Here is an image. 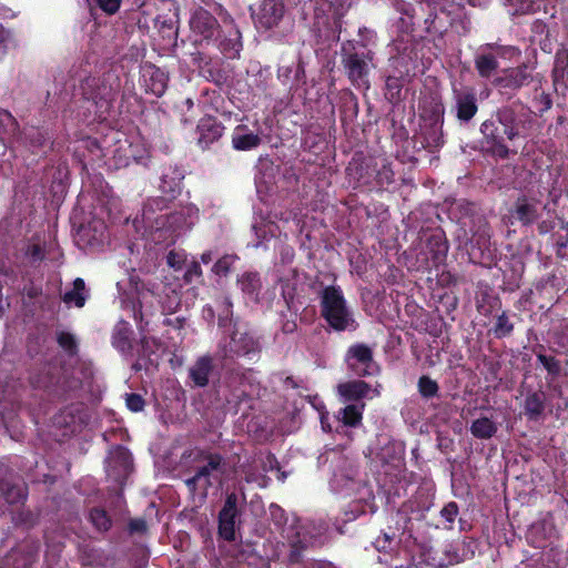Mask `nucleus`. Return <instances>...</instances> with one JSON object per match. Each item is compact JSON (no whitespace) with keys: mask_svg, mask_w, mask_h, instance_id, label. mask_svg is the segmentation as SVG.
I'll return each mask as SVG.
<instances>
[{"mask_svg":"<svg viewBox=\"0 0 568 568\" xmlns=\"http://www.w3.org/2000/svg\"><path fill=\"white\" fill-rule=\"evenodd\" d=\"M165 207V200L160 197L150 200L143 207L141 221L136 217L133 221V226L140 231V224H142L145 231H164L179 235L190 230L199 219V210L192 204L171 213L155 214L156 211L162 212Z\"/></svg>","mask_w":568,"mask_h":568,"instance_id":"f257e3e1","label":"nucleus"},{"mask_svg":"<svg viewBox=\"0 0 568 568\" xmlns=\"http://www.w3.org/2000/svg\"><path fill=\"white\" fill-rule=\"evenodd\" d=\"M322 313L327 323L336 331L354 327L353 314L338 287L328 286L323 291Z\"/></svg>","mask_w":568,"mask_h":568,"instance_id":"f03ea898","label":"nucleus"},{"mask_svg":"<svg viewBox=\"0 0 568 568\" xmlns=\"http://www.w3.org/2000/svg\"><path fill=\"white\" fill-rule=\"evenodd\" d=\"M190 29L195 44H215L219 24L209 11L202 8L194 10L190 19Z\"/></svg>","mask_w":568,"mask_h":568,"instance_id":"7ed1b4c3","label":"nucleus"},{"mask_svg":"<svg viewBox=\"0 0 568 568\" xmlns=\"http://www.w3.org/2000/svg\"><path fill=\"white\" fill-rule=\"evenodd\" d=\"M355 475L356 469L354 465L343 457H337L329 481L332 490L343 496H351L356 493L358 483L355 480Z\"/></svg>","mask_w":568,"mask_h":568,"instance_id":"20e7f679","label":"nucleus"},{"mask_svg":"<svg viewBox=\"0 0 568 568\" xmlns=\"http://www.w3.org/2000/svg\"><path fill=\"white\" fill-rule=\"evenodd\" d=\"M221 457L209 456L206 465L202 466L197 473L186 479V485L191 490L199 489L202 495L205 494L210 486L221 480Z\"/></svg>","mask_w":568,"mask_h":568,"instance_id":"39448f33","label":"nucleus"},{"mask_svg":"<svg viewBox=\"0 0 568 568\" xmlns=\"http://www.w3.org/2000/svg\"><path fill=\"white\" fill-rule=\"evenodd\" d=\"M372 61L371 52L367 53H345L343 58V64L347 71V74L353 83L358 87L367 88V74L369 70V63Z\"/></svg>","mask_w":568,"mask_h":568,"instance_id":"423d86ee","label":"nucleus"},{"mask_svg":"<svg viewBox=\"0 0 568 568\" xmlns=\"http://www.w3.org/2000/svg\"><path fill=\"white\" fill-rule=\"evenodd\" d=\"M283 14L284 6L280 0H263L254 16V21L257 28L268 30L277 26Z\"/></svg>","mask_w":568,"mask_h":568,"instance_id":"0eeeda50","label":"nucleus"},{"mask_svg":"<svg viewBox=\"0 0 568 568\" xmlns=\"http://www.w3.org/2000/svg\"><path fill=\"white\" fill-rule=\"evenodd\" d=\"M217 568H270V564L263 557L248 551L247 548L224 557Z\"/></svg>","mask_w":568,"mask_h":568,"instance_id":"6e6552de","label":"nucleus"},{"mask_svg":"<svg viewBox=\"0 0 568 568\" xmlns=\"http://www.w3.org/2000/svg\"><path fill=\"white\" fill-rule=\"evenodd\" d=\"M347 362L349 366L361 375L373 374L376 368L373 362L372 351L364 344H356L349 347Z\"/></svg>","mask_w":568,"mask_h":568,"instance_id":"1a4fd4ad","label":"nucleus"},{"mask_svg":"<svg viewBox=\"0 0 568 568\" xmlns=\"http://www.w3.org/2000/svg\"><path fill=\"white\" fill-rule=\"evenodd\" d=\"M166 282L158 286L154 293L158 297V302L161 304L163 312L175 313L181 304L180 297V283L170 282L169 277H165Z\"/></svg>","mask_w":568,"mask_h":568,"instance_id":"9d476101","label":"nucleus"},{"mask_svg":"<svg viewBox=\"0 0 568 568\" xmlns=\"http://www.w3.org/2000/svg\"><path fill=\"white\" fill-rule=\"evenodd\" d=\"M255 341L253 337L240 326L235 325V331L231 336L229 346L222 345L223 356L229 355H245L255 349Z\"/></svg>","mask_w":568,"mask_h":568,"instance_id":"9b49d317","label":"nucleus"},{"mask_svg":"<svg viewBox=\"0 0 568 568\" xmlns=\"http://www.w3.org/2000/svg\"><path fill=\"white\" fill-rule=\"evenodd\" d=\"M237 498L235 494L227 496L224 507L220 513V535L226 539L232 540L235 537V517Z\"/></svg>","mask_w":568,"mask_h":568,"instance_id":"f8f14e48","label":"nucleus"},{"mask_svg":"<svg viewBox=\"0 0 568 568\" xmlns=\"http://www.w3.org/2000/svg\"><path fill=\"white\" fill-rule=\"evenodd\" d=\"M338 395L344 403L357 402L362 398H373L378 395L376 389H372L363 381H352L337 386Z\"/></svg>","mask_w":568,"mask_h":568,"instance_id":"ddd939ff","label":"nucleus"},{"mask_svg":"<svg viewBox=\"0 0 568 568\" xmlns=\"http://www.w3.org/2000/svg\"><path fill=\"white\" fill-rule=\"evenodd\" d=\"M223 130L224 128L214 118H202L197 124L199 144L206 148L221 138Z\"/></svg>","mask_w":568,"mask_h":568,"instance_id":"4468645a","label":"nucleus"},{"mask_svg":"<svg viewBox=\"0 0 568 568\" xmlns=\"http://www.w3.org/2000/svg\"><path fill=\"white\" fill-rule=\"evenodd\" d=\"M529 80L530 73L527 70V65H523L516 69L506 70L503 77L496 79V83L500 88L518 89L524 84H527Z\"/></svg>","mask_w":568,"mask_h":568,"instance_id":"2eb2a0df","label":"nucleus"},{"mask_svg":"<svg viewBox=\"0 0 568 568\" xmlns=\"http://www.w3.org/2000/svg\"><path fill=\"white\" fill-rule=\"evenodd\" d=\"M260 143V135L250 131L245 125H237L232 133V144L236 150H252L257 148Z\"/></svg>","mask_w":568,"mask_h":568,"instance_id":"dca6fc26","label":"nucleus"},{"mask_svg":"<svg viewBox=\"0 0 568 568\" xmlns=\"http://www.w3.org/2000/svg\"><path fill=\"white\" fill-rule=\"evenodd\" d=\"M480 131L486 138L489 144L488 149L493 154L499 158H506L508 155L507 146L501 143L499 136L495 133L496 129L494 122L485 121L480 126Z\"/></svg>","mask_w":568,"mask_h":568,"instance_id":"f3484780","label":"nucleus"},{"mask_svg":"<svg viewBox=\"0 0 568 568\" xmlns=\"http://www.w3.org/2000/svg\"><path fill=\"white\" fill-rule=\"evenodd\" d=\"M456 108L457 116L459 120H470L477 112L475 95L469 92H457Z\"/></svg>","mask_w":568,"mask_h":568,"instance_id":"a211bd4d","label":"nucleus"},{"mask_svg":"<svg viewBox=\"0 0 568 568\" xmlns=\"http://www.w3.org/2000/svg\"><path fill=\"white\" fill-rule=\"evenodd\" d=\"M145 87L153 94L160 97L166 89L168 78L165 73L156 68H150L144 73Z\"/></svg>","mask_w":568,"mask_h":568,"instance_id":"6ab92c4d","label":"nucleus"},{"mask_svg":"<svg viewBox=\"0 0 568 568\" xmlns=\"http://www.w3.org/2000/svg\"><path fill=\"white\" fill-rule=\"evenodd\" d=\"M243 294L252 301H257L261 290V280L257 273L246 272L237 280Z\"/></svg>","mask_w":568,"mask_h":568,"instance_id":"aec40b11","label":"nucleus"},{"mask_svg":"<svg viewBox=\"0 0 568 568\" xmlns=\"http://www.w3.org/2000/svg\"><path fill=\"white\" fill-rule=\"evenodd\" d=\"M364 407L363 403L349 404L338 412L337 419L345 426L355 427L362 422Z\"/></svg>","mask_w":568,"mask_h":568,"instance_id":"412c9836","label":"nucleus"},{"mask_svg":"<svg viewBox=\"0 0 568 568\" xmlns=\"http://www.w3.org/2000/svg\"><path fill=\"white\" fill-rule=\"evenodd\" d=\"M212 369L211 358H200L190 369V377L197 386H205L209 382V374Z\"/></svg>","mask_w":568,"mask_h":568,"instance_id":"4be33fe9","label":"nucleus"},{"mask_svg":"<svg viewBox=\"0 0 568 568\" xmlns=\"http://www.w3.org/2000/svg\"><path fill=\"white\" fill-rule=\"evenodd\" d=\"M470 432L476 438L488 439L496 434L497 425L488 417H480L473 422Z\"/></svg>","mask_w":568,"mask_h":568,"instance_id":"5701e85b","label":"nucleus"},{"mask_svg":"<svg viewBox=\"0 0 568 568\" xmlns=\"http://www.w3.org/2000/svg\"><path fill=\"white\" fill-rule=\"evenodd\" d=\"M214 47L219 48L227 58H236L241 50L240 32L233 29L230 32V38L219 41L216 38Z\"/></svg>","mask_w":568,"mask_h":568,"instance_id":"b1692460","label":"nucleus"},{"mask_svg":"<svg viewBox=\"0 0 568 568\" xmlns=\"http://www.w3.org/2000/svg\"><path fill=\"white\" fill-rule=\"evenodd\" d=\"M87 300L85 284L82 278H77L73 282L72 290L68 291L63 295L65 304L82 307Z\"/></svg>","mask_w":568,"mask_h":568,"instance_id":"393cba45","label":"nucleus"},{"mask_svg":"<svg viewBox=\"0 0 568 568\" xmlns=\"http://www.w3.org/2000/svg\"><path fill=\"white\" fill-rule=\"evenodd\" d=\"M130 325L126 322H119L114 327L112 343L120 352H126L130 348Z\"/></svg>","mask_w":568,"mask_h":568,"instance_id":"a878e982","label":"nucleus"},{"mask_svg":"<svg viewBox=\"0 0 568 568\" xmlns=\"http://www.w3.org/2000/svg\"><path fill=\"white\" fill-rule=\"evenodd\" d=\"M544 393H531L525 399V414L530 419H537L544 412Z\"/></svg>","mask_w":568,"mask_h":568,"instance_id":"bb28decb","label":"nucleus"},{"mask_svg":"<svg viewBox=\"0 0 568 568\" xmlns=\"http://www.w3.org/2000/svg\"><path fill=\"white\" fill-rule=\"evenodd\" d=\"M131 464V456L125 448L118 447L110 453L109 467L120 468V473H126Z\"/></svg>","mask_w":568,"mask_h":568,"instance_id":"cd10ccee","label":"nucleus"},{"mask_svg":"<svg viewBox=\"0 0 568 568\" xmlns=\"http://www.w3.org/2000/svg\"><path fill=\"white\" fill-rule=\"evenodd\" d=\"M475 65L480 77L489 78L498 68V61L493 54H480L476 58Z\"/></svg>","mask_w":568,"mask_h":568,"instance_id":"c85d7f7f","label":"nucleus"},{"mask_svg":"<svg viewBox=\"0 0 568 568\" xmlns=\"http://www.w3.org/2000/svg\"><path fill=\"white\" fill-rule=\"evenodd\" d=\"M17 129L14 118L8 111L0 109V140L4 141L13 136Z\"/></svg>","mask_w":568,"mask_h":568,"instance_id":"c756f323","label":"nucleus"},{"mask_svg":"<svg viewBox=\"0 0 568 568\" xmlns=\"http://www.w3.org/2000/svg\"><path fill=\"white\" fill-rule=\"evenodd\" d=\"M516 214L524 224H529L537 217V207L527 200H520L516 205Z\"/></svg>","mask_w":568,"mask_h":568,"instance_id":"7c9ffc66","label":"nucleus"},{"mask_svg":"<svg viewBox=\"0 0 568 568\" xmlns=\"http://www.w3.org/2000/svg\"><path fill=\"white\" fill-rule=\"evenodd\" d=\"M253 230H254L257 239L265 241V240H267L268 235L271 237L275 236L278 231V227L271 221H261V222L256 221L253 224Z\"/></svg>","mask_w":568,"mask_h":568,"instance_id":"2f4dec72","label":"nucleus"},{"mask_svg":"<svg viewBox=\"0 0 568 568\" xmlns=\"http://www.w3.org/2000/svg\"><path fill=\"white\" fill-rule=\"evenodd\" d=\"M90 518L92 524L99 529V530H106L110 527V519L106 515V513L102 509H93L90 514Z\"/></svg>","mask_w":568,"mask_h":568,"instance_id":"473e14b6","label":"nucleus"},{"mask_svg":"<svg viewBox=\"0 0 568 568\" xmlns=\"http://www.w3.org/2000/svg\"><path fill=\"white\" fill-rule=\"evenodd\" d=\"M186 261V255L183 251H170L166 255V263L170 268L174 271L182 270V266L184 265Z\"/></svg>","mask_w":568,"mask_h":568,"instance_id":"72a5a7b5","label":"nucleus"},{"mask_svg":"<svg viewBox=\"0 0 568 568\" xmlns=\"http://www.w3.org/2000/svg\"><path fill=\"white\" fill-rule=\"evenodd\" d=\"M236 257L234 255L222 256L213 266V272L217 275H226L234 264Z\"/></svg>","mask_w":568,"mask_h":568,"instance_id":"f704fd0d","label":"nucleus"},{"mask_svg":"<svg viewBox=\"0 0 568 568\" xmlns=\"http://www.w3.org/2000/svg\"><path fill=\"white\" fill-rule=\"evenodd\" d=\"M418 388L419 392L427 397L435 395L438 389L436 382H434L427 376H423L419 378Z\"/></svg>","mask_w":568,"mask_h":568,"instance_id":"c9c22d12","label":"nucleus"},{"mask_svg":"<svg viewBox=\"0 0 568 568\" xmlns=\"http://www.w3.org/2000/svg\"><path fill=\"white\" fill-rule=\"evenodd\" d=\"M89 2L91 0H88ZM103 12L108 14L115 13L120 6L122 0H92Z\"/></svg>","mask_w":568,"mask_h":568,"instance_id":"e433bc0d","label":"nucleus"},{"mask_svg":"<svg viewBox=\"0 0 568 568\" xmlns=\"http://www.w3.org/2000/svg\"><path fill=\"white\" fill-rule=\"evenodd\" d=\"M513 331V324L509 322V318L501 314L497 317L495 332L498 336H505Z\"/></svg>","mask_w":568,"mask_h":568,"instance_id":"4c0bfd02","label":"nucleus"},{"mask_svg":"<svg viewBox=\"0 0 568 568\" xmlns=\"http://www.w3.org/2000/svg\"><path fill=\"white\" fill-rule=\"evenodd\" d=\"M125 404H126V407L132 412H140L144 407V400L138 394H126L125 395Z\"/></svg>","mask_w":568,"mask_h":568,"instance_id":"58836bf2","label":"nucleus"},{"mask_svg":"<svg viewBox=\"0 0 568 568\" xmlns=\"http://www.w3.org/2000/svg\"><path fill=\"white\" fill-rule=\"evenodd\" d=\"M12 41V33L0 24V58L6 54Z\"/></svg>","mask_w":568,"mask_h":568,"instance_id":"ea45409f","label":"nucleus"},{"mask_svg":"<svg viewBox=\"0 0 568 568\" xmlns=\"http://www.w3.org/2000/svg\"><path fill=\"white\" fill-rule=\"evenodd\" d=\"M58 342H59L60 346L68 352H72L73 348L75 347L74 336L67 332L59 333Z\"/></svg>","mask_w":568,"mask_h":568,"instance_id":"a19ab883","label":"nucleus"},{"mask_svg":"<svg viewBox=\"0 0 568 568\" xmlns=\"http://www.w3.org/2000/svg\"><path fill=\"white\" fill-rule=\"evenodd\" d=\"M538 361L550 374H557L559 372V364L555 358L539 354Z\"/></svg>","mask_w":568,"mask_h":568,"instance_id":"79ce46f5","label":"nucleus"},{"mask_svg":"<svg viewBox=\"0 0 568 568\" xmlns=\"http://www.w3.org/2000/svg\"><path fill=\"white\" fill-rule=\"evenodd\" d=\"M498 119L504 129L517 124L513 111L508 109L501 110L498 113Z\"/></svg>","mask_w":568,"mask_h":568,"instance_id":"37998d69","label":"nucleus"},{"mask_svg":"<svg viewBox=\"0 0 568 568\" xmlns=\"http://www.w3.org/2000/svg\"><path fill=\"white\" fill-rule=\"evenodd\" d=\"M202 274L201 266L197 262H192L187 265L186 272L184 273L185 282H191L195 277H200Z\"/></svg>","mask_w":568,"mask_h":568,"instance_id":"c03bdc74","label":"nucleus"},{"mask_svg":"<svg viewBox=\"0 0 568 568\" xmlns=\"http://www.w3.org/2000/svg\"><path fill=\"white\" fill-rule=\"evenodd\" d=\"M440 514L448 523L452 524L457 517L458 508L456 504L450 503L442 509Z\"/></svg>","mask_w":568,"mask_h":568,"instance_id":"a18cd8bd","label":"nucleus"},{"mask_svg":"<svg viewBox=\"0 0 568 568\" xmlns=\"http://www.w3.org/2000/svg\"><path fill=\"white\" fill-rule=\"evenodd\" d=\"M26 255L32 262L40 261L43 258V250L39 244H31L29 245Z\"/></svg>","mask_w":568,"mask_h":568,"instance_id":"49530a36","label":"nucleus"},{"mask_svg":"<svg viewBox=\"0 0 568 568\" xmlns=\"http://www.w3.org/2000/svg\"><path fill=\"white\" fill-rule=\"evenodd\" d=\"M222 311L219 315V323L221 326L226 325V321L229 320V316L231 315V307L232 303L229 298H225L224 302L221 304Z\"/></svg>","mask_w":568,"mask_h":568,"instance_id":"de8ad7c7","label":"nucleus"},{"mask_svg":"<svg viewBox=\"0 0 568 568\" xmlns=\"http://www.w3.org/2000/svg\"><path fill=\"white\" fill-rule=\"evenodd\" d=\"M245 478L247 483H255L260 487H265L268 481L265 475H255L253 473H247Z\"/></svg>","mask_w":568,"mask_h":568,"instance_id":"09e8293b","label":"nucleus"},{"mask_svg":"<svg viewBox=\"0 0 568 568\" xmlns=\"http://www.w3.org/2000/svg\"><path fill=\"white\" fill-rule=\"evenodd\" d=\"M390 544V538L388 535L384 534V536L381 538H377L375 541V547L378 551H386L388 549V546Z\"/></svg>","mask_w":568,"mask_h":568,"instance_id":"8fccbe9b","label":"nucleus"},{"mask_svg":"<svg viewBox=\"0 0 568 568\" xmlns=\"http://www.w3.org/2000/svg\"><path fill=\"white\" fill-rule=\"evenodd\" d=\"M447 561L446 562H443V564H439V566H443V565H454V564H458L462 560H464L463 556H460L457 551H450V550H447Z\"/></svg>","mask_w":568,"mask_h":568,"instance_id":"3c124183","label":"nucleus"},{"mask_svg":"<svg viewBox=\"0 0 568 568\" xmlns=\"http://www.w3.org/2000/svg\"><path fill=\"white\" fill-rule=\"evenodd\" d=\"M518 55H519V51L514 47L504 48L499 52V57H501V58H510L511 59V58L518 57Z\"/></svg>","mask_w":568,"mask_h":568,"instance_id":"603ef678","label":"nucleus"},{"mask_svg":"<svg viewBox=\"0 0 568 568\" xmlns=\"http://www.w3.org/2000/svg\"><path fill=\"white\" fill-rule=\"evenodd\" d=\"M436 245H437V251H436V254H437V258H439L440 256H444L446 253H447V244L446 242L442 241V239L439 236H436Z\"/></svg>","mask_w":568,"mask_h":568,"instance_id":"864d4df0","label":"nucleus"},{"mask_svg":"<svg viewBox=\"0 0 568 568\" xmlns=\"http://www.w3.org/2000/svg\"><path fill=\"white\" fill-rule=\"evenodd\" d=\"M504 133L507 135V138L509 140L516 139L519 135V130H518L517 124L508 126V128H505L504 129Z\"/></svg>","mask_w":568,"mask_h":568,"instance_id":"5fc2aeb1","label":"nucleus"},{"mask_svg":"<svg viewBox=\"0 0 568 568\" xmlns=\"http://www.w3.org/2000/svg\"><path fill=\"white\" fill-rule=\"evenodd\" d=\"M316 409L320 412V415H321V425H322V428L324 430H329L331 427L329 425L326 423V419H327V414L322 412V408H323V405L320 404V405H315Z\"/></svg>","mask_w":568,"mask_h":568,"instance_id":"6e6d98bb","label":"nucleus"},{"mask_svg":"<svg viewBox=\"0 0 568 568\" xmlns=\"http://www.w3.org/2000/svg\"><path fill=\"white\" fill-rule=\"evenodd\" d=\"M266 459L267 465L264 466V471L273 470L276 464L275 459L270 455L266 456Z\"/></svg>","mask_w":568,"mask_h":568,"instance_id":"4d7b16f0","label":"nucleus"},{"mask_svg":"<svg viewBox=\"0 0 568 568\" xmlns=\"http://www.w3.org/2000/svg\"><path fill=\"white\" fill-rule=\"evenodd\" d=\"M131 530H142L144 528V521L142 520H135V521H132L131 525Z\"/></svg>","mask_w":568,"mask_h":568,"instance_id":"13d9d810","label":"nucleus"},{"mask_svg":"<svg viewBox=\"0 0 568 568\" xmlns=\"http://www.w3.org/2000/svg\"><path fill=\"white\" fill-rule=\"evenodd\" d=\"M201 260L204 264H207L212 261V254L210 252L203 253Z\"/></svg>","mask_w":568,"mask_h":568,"instance_id":"bf43d9fd","label":"nucleus"},{"mask_svg":"<svg viewBox=\"0 0 568 568\" xmlns=\"http://www.w3.org/2000/svg\"><path fill=\"white\" fill-rule=\"evenodd\" d=\"M297 537H298V539H297L296 544H300L301 547H306L311 544V541H308L305 537L301 538L300 532H297Z\"/></svg>","mask_w":568,"mask_h":568,"instance_id":"052dcab7","label":"nucleus"},{"mask_svg":"<svg viewBox=\"0 0 568 568\" xmlns=\"http://www.w3.org/2000/svg\"><path fill=\"white\" fill-rule=\"evenodd\" d=\"M531 6H532V2L530 0H523V7H521L523 10L528 11V10H530Z\"/></svg>","mask_w":568,"mask_h":568,"instance_id":"680f3d73","label":"nucleus"},{"mask_svg":"<svg viewBox=\"0 0 568 568\" xmlns=\"http://www.w3.org/2000/svg\"><path fill=\"white\" fill-rule=\"evenodd\" d=\"M204 313H207V316H209V317H213V315H214V314H213V310H212V307H206V308L204 310Z\"/></svg>","mask_w":568,"mask_h":568,"instance_id":"e2e57ef3","label":"nucleus"},{"mask_svg":"<svg viewBox=\"0 0 568 568\" xmlns=\"http://www.w3.org/2000/svg\"><path fill=\"white\" fill-rule=\"evenodd\" d=\"M142 308H143V305H142V304H140L139 317H140V320H141V321H142V320H143V317H144V312H143V310H142Z\"/></svg>","mask_w":568,"mask_h":568,"instance_id":"0e129e2a","label":"nucleus"},{"mask_svg":"<svg viewBox=\"0 0 568 568\" xmlns=\"http://www.w3.org/2000/svg\"><path fill=\"white\" fill-rule=\"evenodd\" d=\"M130 156H133V158H136L135 153L133 151H130L129 154H125V164L128 163L126 160L130 158Z\"/></svg>","mask_w":568,"mask_h":568,"instance_id":"69168bd1","label":"nucleus"},{"mask_svg":"<svg viewBox=\"0 0 568 568\" xmlns=\"http://www.w3.org/2000/svg\"><path fill=\"white\" fill-rule=\"evenodd\" d=\"M133 315L135 318H138V314H136V311H135V306H133Z\"/></svg>","mask_w":568,"mask_h":568,"instance_id":"338daca9","label":"nucleus"},{"mask_svg":"<svg viewBox=\"0 0 568 568\" xmlns=\"http://www.w3.org/2000/svg\"><path fill=\"white\" fill-rule=\"evenodd\" d=\"M95 97L93 94L88 95V99H94Z\"/></svg>","mask_w":568,"mask_h":568,"instance_id":"774afa93","label":"nucleus"}]
</instances>
